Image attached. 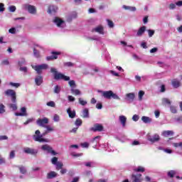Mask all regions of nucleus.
I'll return each mask as SVG.
<instances>
[{
  "label": "nucleus",
  "instance_id": "a18cd8bd",
  "mask_svg": "<svg viewBox=\"0 0 182 182\" xmlns=\"http://www.w3.org/2000/svg\"><path fill=\"white\" fill-rule=\"evenodd\" d=\"M135 171L137 173H144L145 169L143 166H138V168L135 169Z\"/></svg>",
  "mask_w": 182,
  "mask_h": 182
},
{
  "label": "nucleus",
  "instance_id": "2f4dec72",
  "mask_svg": "<svg viewBox=\"0 0 182 182\" xmlns=\"http://www.w3.org/2000/svg\"><path fill=\"white\" fill-rule=\"evenodd\" d=\"M9 107L10 109H12V110L15 111V110H18V106L16 105V102H13L11 104H9Z\"/></svg>",
  "mask_w": 182,
  "mask_h": 182
},
{
  "label": "nucleus",
  "instance_id": "f03ea898",
  "mask_svg": "<svg viewBox=\"0 0 182 182\" xmlns=\"http://www.w3.org/2000/svg\"><path fill=\"white\" fill-rule=\"evenodd\" d=\"M99 93H102V97H104L105 99H108L110 100V99H114L115 100H120V97L117 95V94L113 92L112 90H108V91H102L100 90L98 91Z\"/></svg>",
  "mask_w": 182,
  "mask_h": 182
},
{
  "label": "nucleus",
  "instance_id": "ddd939ff",
  "mask_svg": "<svg viewBox=\"0 0 182 182\" xmlns=\"http://www.w3.org/2000/svg\"><path fill=\"white\" fill-rule=\"evenodd\" d=\"M23 151L26 154H32L33 156L38 154V149H35L29 147L24 148Z\"/></svg>",
  "mask_w": 182,
  "mask_h": 182
},
{
  "label": "nucleus",
  "instance_id": "1a4fd4ad",
  "mask_svg": "<svg viewBox=\"0 0 182 182\" xmlns=\"http://www.w3.org/2000/svg\"><path fill=\"white\" fill-rule=\"evenodd\" d=\"M24 9H26V11H28L31 15H36V7H35V6L25 4Z\"/></svg>",
  "mask_w": 182,
  "mask_h": 182
},
{
  "label": "nucleus",
  "instance_id": "4be33fe9",
  "mask_svg": "<svg viewBox=\"0 0 182 182\" xmlns=\"http://www.w3.org/2000/svg\"><path fill=\"white\" fill-rule=\"evenodd\" d=\"M119 120L122 126V127H126V122H127V118L124 115H120L119 117Z\"/></svg>",
  "mask_w": 182,
  "mask_h": 182
},
{
  "label": "nucleus",
  "instance_id": "774afa93",
  "mask_svg": "<svg viewBox=\"0 0 182 182\" xmlns=\"http://www.w3.org/2000/svg\"><path fill=\"white\" fill-rule=\"evenodd\" d=\"M68 100H69V102H75V99L73 96L69 95L68 96Z\"/></svg>",
  "mask_w": 182,
  "mask_h": 182
},
{
  "label": "nucleus",
  "instance_id": "bb28decb",
  "mask_svg": "<svg viewBox=\"0 0 182 182\" xmlns=\"http://www.w3.org/2000/svg\"><path fill=\"white\" fill-rule=\"evenodd\" d=\"M17 167L19 169L21 174H26V173L28 172L26 167H25L24 166H18Z\"/></svg>",
  "mask_w": 182,
  "mask_h": 182
},
{
  "label": "nucleus",
  "instance_id": "338daca9",
  "mask_svg": "<svg viewBox=\"0 0 182 182\" xmlns=\"http://www.w3.org/2000/svg\"><path fill=\"white\" fill-rule=\"evenodd\" d=\"M10 159H15V151H11L9 154Z\"/></svg>",
  "mask_w": 182,
  "mask_h": 182
},
{
  "label": "nucleus",
  "instance_id": "69168bd1",
  "mask_svg": "<svg viewBox=\"0 0 182 182\" xmlns=\"http://www.w3.org/2000/svg\"><path fill=\"white\" fill-rule=\"evenodd\" d=\"M1 65H4V66H8V65H9V60H4L1 62Z\"/></svg>",
  "mask_w": 182,
  "mask_h": 182
},
{
  "label": "nucleus",
  "instance_id": "f257e3e1",
  "mask_svg": "<svg viewBox=\"0 0 182 182\" xmlns=\"http://www.w3.org/2000/svg\"><path fill=\"white\" fill-rule=\"evenodd\" d=\"M50 72L53 74L55 80H65L66 82L70 80V77L58 72V70H56V68H51Z\"/></svg>",
  "mask_w": 182,
  "mask_h": 182
},
{
  "label": "nucleus",
  "instance_id": "a19ab883",
  "mask_svg": "<svg viewBox=\"0 0 182 182\" xmlns=\"http://www.w3.org/2000/svg\"><path fill=\"white\" fill-rule=\"evenodd\" d=\"M6 110L5 109V105L4 104L0 103V113L1 114H3V113H5Z\"/></svg>",
  "mask_w": 182,
  "mask_h": 182
},
{
  "label": "nucleus",
  "instance_id": "c756f323",
  "mask_svg": "<svg viewBox=\"0 0 182 182\" xmlns=\"http://www.w3.org/2000/svg\"><path fill=\"white\" fill-rule=\"evenodd\" d=\"M141 120L143 122H144L145 124H147V123H151V118L149 117H146V116H143L141 117Z\"/></svg>",
  "mask_w": 182,
  "mask_h": 182
},
{
  "label": "nucleus",
  "instance_id": "6e6552de",
  "mask_svg": "<svg viewBox=\"0 0 182 182\" xmlns=\"http://www.w3.org/2000/svg\"><path fill=\"white\" fill-rule=\"evenodd\" d=\"M49 123V119L44 117L43 119H38L36 121V124H38V126H40V127H46Z\"/></svg>",
  "mask_w": 182,
  "mask_h": 182
},
{
  "label": "nucleus",
  "instance_id": "864d4df0",
  "mask_svg": "<svg viewBox=\"0 0 182 182\" xmlns=\"http://www.w3.org/2000/svg\"><path fill=\"white\" fill-rule=\"evenodd\" d=\"M148 32V35L149 38H151L153 36V35H154V30H151V29H149L147 30Z\"/></svg>",
  "mask_w": 182,
  "mask_h": 182
},
{
  "label": "nucleus",
  "instance_id": "f3484780",
  "mask_svg": "<svg viewBox=\"0 0 182 182\" xmlns=\"http://www.w3.org/2000/svg\"><path fill=\"white\" fill-rule=\"evenodd\" d=\"M51 55H52L46 57L47 60H55V59H58V56L60 55V53L53 51L51 52Z\"/></svg>",
  "mask_w": 182,
  "mask_h": 182
},
{
  "label": "nucleus",
  "instance_id": "39448f33",
  "mask_svg": "<svg viewBox=\"0 0 182 182\" xmlns=\"http://www.w3.org/2000/svg\"><path fill=\"white\" fill-rule=\"evenodd\" d=\"M4 94L11 98L12 103H16V92L15 90L9 89L4 92Z\"/></svg>",
  "mask_w": 182,
  "mask_h": 182
},
{
  "label": "nucleus",
  "instance_id": "c03bdc74",
  "mask_svg": "<svg viewBox=\"0 0 182 182\" xmlns=\"http://www.w3.org/2000/svg\"><path fill=\"white\" fill-rule=\"evenodd\" d=\"M82 119H80V118H77L75 120V126H77V127H79L80 126H82Z\"/></svg>",
  "mask_w": 182,
  "mask_h": 182
},
{
  "label": "nucleus",
  "instance_id": "7c9ffc66",
  "mask_svg": "<svg viewBox=\"0 0 182 182\" xmlns=\"http://www.w3.org/2000/svg\"><path fill=\"white\" fill-rule=\"evenodd\" d=\"M162 134L164 137H167L168 136H173V134H174V132L170 130L164 131Z\"/></svg>",
  "mask_w": 182,
  "mask_h": 182
},
{
  "label": "nucleus",
  "instance_id": "ea45409f",
  "mask_svg": "<svg viewBox=\"0 0 182 182\" xmlns=\"http://www.w3.org/2000/svg\"><path fill=\"white\" fill-rule=\"evenodd\" d=\"M54 93L59 95L60 93V86L59 85H55L54 87Z\"/></svg>",
  "mask_w": 182,
  "mask_h": 182
},
{
  "label": "nucleus",
  "instance_id": "f8f14e48",
  "mask_svg": "<svg viewBox=\"0 0 182 182\" xmlns=\"http://www.w3.org/2000/svg\"><path fill=\"white\" fill-rule=\"evenodd\" d=\"M134 99H136V94H134V92H129L125 95V100H127V102H134Z\"/></svg>",
  "mask_w": 182,
  "mask_h": 182
},
{
  "label": "nucleus",
  "instance_id": "4c0bfd02",
  "mask_svg": "<svg viewBox=\"0 0 182 182\" xmlns=\"http://www.w3.org/2000/svg\"><path fill=\"white\" fill-rule=\"evenodd\" d=\"M45 129H46V133H50V132H55V129L49 125H47Z\"/></svg>",
  "mask_w": 182,
  "mask_h": 182
},
{
  "label": "nucleus",
  "instance_id": "37998d69",
  "mask_svg": "<svg viewBox=\"0 0 182 182\" xmlns=\"http://www.w3.org/2000/svg\"><path fill=\"white\" fill-rule=\"evenodd\" d=\"M78 102L81 106H86V105H87V101H85L82 98H79Z\"/></svg>",
  "mask_w": 182,
  "mask_h": 182
},
{
  "label": "nucleus",
  "instance_id": "0e129e2a",
  "mask_svg": "<svg viewBox=\"0 0 182 182\" xmlns=\"http://www.w3.org/2000/svg\"><path fill=\"white\" fill-rule=\"evenodd\" d=\"M32 122H33V118H30L28 119H27V121L26 122L23 123L24 126H26V124H29V123H32Z\"/></svg>",
  "mask_w": 182,
  "mask_h": 182
},
{
  "label": "nucleus",
  "instance_id": "5fc2aeb1",
  "mask_svg": "<svg viewBox=\"0 0 182 182\" xmlns=\"http://www.w3.org/2000/svg\"><path fill=\"white\" fill-rule=\"evenodd\" d=\"M9 33H11L12 35H15L16 33V28L15 27H13L9 30Z\"/></svg>",
  "mask_w": 182,
  "mask_h": 182
},
{
  "label": "nucleus",
  "instance_id": "412c9836",
  "mask_svg": "<svg viewBox=\"0 0 182 182\" xmlns=\"http://www.w3.org/2000/svg\"><path fill=\"white\" fill-rule=\"evenodd\" d=\"M122 9H124L125 11H130L131 12H136L137 11V9L136 8V6H127V5H123Z\"/></svg>",
  "mask_w": 182,
  "mask_h": 182
},
{
  "label": "nucleus",
  "instance_id": "e433bc0d",
  "mask_svg": "<svg viewBox=\"0 0 182 182\" xmlns=\"http://www.w3.org/2000/svg\"><path fill=\"white\" fill-rule=\"evenodd\" d=\"M175 174H176V171L171 170L168 172L167 176H168V177H170L171 178H173V177H174Z\"/></svg>",
  "mask_w": 182,
  "mask_h": 182
},
{
  "label": "nucleus",
  "instance_id": "20e7f679",
  "mask_svg": "<svg viewBox=\"0 0 182 182\" xmlns=\"http://www.w3.org/2000/svg\"><path fill=\"white\" fill-rule=\"evenodd\" d=\"M31 67L36 70L38 75H41L42 70H46V69L49 68V65H48V64H42L38 65H31Z\"/></svg>",
  "mask_w": 182,
  "mask_h": 182
},
{
  "label": "nucleus",
  "instance_id": "2eb2a0df",
  "mask_svg": "<svg viewBox=\"0 0 182 182\" xmlns=\"http://www.w3.org/2000/svg\"><path fill=\"white\" fill-rule=\"evenodd\" d=\"M92 32H97V33H100V35H105V28L102 26H98L92 28Z\"/></svg>",
  "mask_w": 182,
  "mask_h": 182
},
{
  "label": "nucleus",
  "instance_id": "0eeeda50",
  "mask_svg": "<svg viewBox=\"0 0 182 182\" xmlns=\"http://www.w3.org/2000/svg\"><path fill=\"white\" fill-rule=\"evenodd\" d=\"M41 150H43V151H47V153H50V154H52V156H56V154H58V153L53 151V149L48 144L43 145L41 146Z\"/></svg>",
  "mask_w": 182,
  "mask_h": 182
},
{
  "label": "nucleus",
  "instance_id": "de8ad7c7",
  "mask_svg": "<svg viewBox=\"0 0 182 182\" xmlns=\"http://www.w3.org/2000/svg\"><path fill=\"white\" fill-rule=\"evenodd\" d=\"M55 166L56 170H60L63 167V164L62 162L58 161Z\"/></svg>",
  "mask_w": 182,
  "mask_h": 182
},
{
  "label": "nucleus",
  "instance_id": "5701e85b",
  "mask_svg": "<svg viewBox=\"0 0 182 182\" xmlns=\"http://www.w3.org/2000/svg\"><path fill=\"white\" fill-rule=\"evenodd\" d=\"M67 113L70 119H75L76 117V111L73 110L70 108L67 109Z\"/></svg>",
  "mask_w": 182,
  "mask_h": 182
},
{
  "label": "nucleus",
  "instance_id": "4468645a",
  "mask_svg": "<svg viewBox=\"0 0 182 182\" xmlns=\"http://www.w3.org/2000/svg\"><path fill=\"white\" fill-rule=\"evenodd\" d=\"M132 182H142L143 179L141 178V173H136L132 175Z\"/></svg>",
  "mask_w": 182,
  "mask_h": 182
},
{
  "label": "nucleus",
  "instance_id": "aec40b11",
  "mask_svg": "<svg viewBox=\"0 0 182 182\" xmlns=\"http://www.w3.org/2000/svg\"><path fill=\"white\" fill-rule=\"evenodd\" d=\"M35 83L36 86H41L43 83V77L42 75H37L35 77Z\"/></svg>",
  "mask_w": 182,
  "mask_h": 182
},
{
  "label": "nucleus",
  "instance_id": "9b49d317",
  "mask_svg": "<svg viewBox=\"0 0 182 182\" xmlns=\"http://www.w3.org/2000/svg\"><path fill=\"white\" fill-rule=\"evenodd\" d=\"M147 140L151 141V143H156V141H159L160 140V136H159L157 134L153 136L149 135L147 136Z\"/></svg>",
  "mask_w": 182,
  "mask_h": 182
},
{
  "label": "nucleus",
  "instance_id": "cd10ccee",
  "mask_svg": "<svg viewBox=\"0 0 182 182\" xmlns=\"http://www.w3.org/2000/svg\"><path fill=\"white\" fill-rule=\"evenodd\" d=\"M82 117L83 119H89V109L85 108L82 110Z\"/></svg>",
  "mask_w": 182,
  "mask_h": 182
},
{
  "label": "nucleus",
  "instance_id": "8fccbe9b",
  "mask_svg": "<svg viewBox=\"0 0 182 182\" xmlns=\"http://www.w3.org/2000/svg\"><path fill=\"white\" fill-rule=\"evenodd\" d=\"M170 110L171 113H173V114H176V113H177V108L175 106L171 105L170 107Z\"/></svg>",
  "mask_w": 182,
  "mask_h": 182
},
{
  "label": "nucleus",
  "instance_id": "c85d7f7f",
  "mask_svg": "<svg viewBox=\"0 0 182 182\" xmlns=\"http://www.w3.org/2000/svg\"><path fill=\"white\" fill-rule=\"evenodd\" d=\"M70 92L73 95H75V96H79V95H82V92H80V90H79L77 89L71 88Z\"/></svg>",
  "mask_w": 182,
  "mask_h": 182
},
{
  "label": "nucleus",
  "instance_id": "49530a36",
  "mask_svg": "<svg viewBox=\"0 0 182 182\" xmlns=\"http://www.w3.org/2000/svg\"><path fill=\"white\" fill-rule=\"evenodd\" d=\"M64 66L67 68H73V66H75V63L72 62L64 63Z\"/></svg>",
  "mask_w": 182,
  "mask_h": 182
},
{
  "label": "nucleus",
  "instance_id": "b1692460",
  "mask_svg": "<svg viewBox=\"0 0 182 182\" xmlns=\"http://www.w3.org/2000/svg\"><path fill=\"white\" fill-rule=\"evenodd\" d=\"M58 11V6L52 5L48 7V12L51 15L53 14H55V12Z\"/></svg>",
  "mask_w": 182,
  "mask_h": 182
},
{
  "label": "nucleus",
  "instance_id": "6e6d98bb",
  "mask_svg": "<svg viewBox=\"0 0 182 182\" xmlns=\"http://www.w3.org/2000/svg\"><path fill=\"white\" fill-rule=\"evenodd\" d=\"M9 12H15V11H16V6H9Z\"/></svg>",
  "mask_w": 182,
  "mask_h": 182
},
{
  "label": "nucleus",
  "instance_id": "58836bf2",
  "mask_svg": "<svg viewBox=\"0 0 182 182\" xmlns=\"http://www.w3.org/2000/svg\"><path fill=\"white\" fill-rule=\"evenodd\" d=\"M143 96H144V91L140 90L138 93L139 100H143Z\"/></svg>",
  "mask_w": 182,
  "mask_h": 182
},
{
  "label": "nucleus",
  "instance_id": "680f3d73",
  "mask_svg": "<svg viewBox=\"0 0 182 182\" xmlns=\"http://www.w3.org/2000/svg\"><path fill=\"white\" fill-rule=\"evenodd\" d=\"M2 140H8V136L0 135V141H2Z\"/></svg>",
  "mask_w": 182,
  "mask_h": 182
},
{
  "label": "nucleus",
  "instance_id": "9d476101",
  "mask_svg": "<svg viewBox=\"0 0 182 182\" xmlns=\"http://www.w3.org/2000/svg\"><path fill=\"white\" fill-rule=\"evenodd\" d=\"M105 128L103 127V125L100 124H95L90 129V132H103V129Z\"/></svg>",
  "mask_w": 182,
  "mask_h": 182
},
{
  "label": "nucleus",
  "instance_id": "a211bd4d",
  "mask_svg": "<svg viewBox=\"0 0 182 182\" xmlns=\"http://www.w3.org/2000/svg\"><path fill=\"white\" fill-rule=\"evenodd\" d=\"M171 83L173 86V87H174V89H178V87H180V86H181V82H180V80H178V79H173L171 81Z\"/></svg>",
  "mask_w": 182,
  "mask_h": 182
},
{
  "label": "nucleus",
  "instance_id": "dca6fc26",
  "mask_svg": "<svg viewBox=\"0 0 182 182\" xmlns=\"http://www.w3.org/2000/svg\"><path fill=\"white\" fill-rule=\"evenodd\" d=\"M76 18H77V13L73 11L67 16L66 21L67 22H72V21H73V19H76Z\"/></svg>",
  "mask_w": 182,
  "mask_h": 182
},
{
  "label": "nucleus",
  "instance_id": "a878e982",
  "mask_svg": "<svg viewBox=\"0 0 182 182\" xmlns=\"http://www.w3.org/2000/svg\"><path fill=\"white\" fill-rule=\"evenodd\" d=\"M58 176V173H56V172L55 171H50V173H48L47 174V178L48 180H50L52 178H55V177H56Z\"/></svg>",
  "mask_w": 182,
  "mask_h": 182
},
{
  "label": "nucleus",
  "instance_id": "7ed1b4c3",
  "mask_svg": "<svg viewBox=\"0 0 182 182\" xmlns=\"http://www.w3.org/2000/svg\"><path fill=\"white\" fill-rule=\"evenodd\" d=\"M33 140H34V141H38V143H49L50 141L48 139L43 138V135L41 134L39 129L35 132V134L33 135Z\"/></svg>",
  "mask_w": 182,
  "mask_h": 182
},
{
  "label": "nucleus",
  "instance_id": "09e8293b",
  "mask_svg": "<svg viewBox=\"0 0 182 182\" xmlns=\"http://www.w3.org/2000/svg\"><path fill=\"white\" fill-rule=\"evenodd\" d=\"M46 105L49 107H55L56 106V104L55 103V102L53 101H50L46 103Z\"/></svg>",
  "mask_w": 182,
  "mask_h": 182
},
{
  "label": "nucleus",
  "instance_id": "603ef678",
  "mask_svg": "<svg viewBox=\"0 0 182 182\" xmlns=\"http://www.w3.org/2000/svg\"><path fill=\"white\" fill-rule=\"evenodd\" d=\"M53 122H58L60 121V117H59V115L58 114H54L53 116Z\"/></svg>",
  "mask_w": 182,
  "mask_h": 182
},
{
  "label": "nucleus",
  "instance_id": "79ce46f5",
  "mask_svg": "<svg viewBox=\"0 0 182 182\" xmlns=\"http://www.w3.org/2000/svg\"><path fill=\"white\" fill-rule=\"evenodd\" d=\"M162 103L164 105H171V101H170V100H168V98H163Z\"/></svg>",
  "mask_w": 182,
  "mask_h": 182
},
{
  "label": "nucleus",
  "instance_id": "4d7b16f0",
  "mask_svg": "<svg viewBox=\"0 0 182 182\" xmlns=\"http://www.w3.org/2000/svg\"><path fill=\"white\" fill-rule=\"evenodd\" d=\"M59 161H58V158L57 157H53L51 159V163L52 164H53L54 166H55Z\"/></svg>",
  "mask_w": 182,
  "mask_h": 182
},
{
  "label": "nucleus",
  "instance_id": "3c124183",
  "mask_svg": "<svg viewBox=\"0 0 182 182\" xmlns=\"http://www.w3.org/2000/svg\"><path fill=\"white\" fill-rule=\"evenodd\" d=\"M107 22L109 28H114V23H113L111 20L107 19Z\"/></svg>",
  "mask_w": 182,
  "mask_h": 182
},
{
  "label": "nucleus",
  "instance_id": "393cba45",
  "mask_svg": "<svg viewBox=\"0 0 182 182\" xmlns=\"http://www.w3.org/2000/svg\"><path fill=\"white\" fill-rule=\"evenodd\" d=\"M144 32H146V26H143L142 27L139 28L136 33V36H143Z\"/></svg>",
  "mask_w": 182,
  "mask_h": 182
},
{
  "label": "nucleus",
  "instance_id": "c9c22d12",
  "mask_svg": "<svg viewBox=\"0 0 182 182\" xmlns=\"http://www.w3.org/2000/svg\"><path fill=\"white\" fill-rule=\"evenodd\" d=\"M18 66H20V68H21V67L26 65V61L25 60L24 58H21V60H18Z\"/></svg>",
  "mask_w": 182,
  "mask_h": 182
},
{
  "label": "nucleus",
  "instance_id": "6ab92c4d",
  "mask_svg": "<svg viewBox=\"0 0 182 182\" xmlns=\"http://www.w3.org/2000/svg\"><path fill=\"white\" fill-rule=\"evenodd\" d=\"M15 116H21V117L28 116V113L26 112V107H22L21 108V112H16Z\"/></svg>",
  "mask_w": 182,
  "mask_h": 182
},
{
  "label": "nucleus",
  "instance_id": "423d86ee",
  "mask_svg": "<svg viewBox=\"0 0 182 182\" xmlns=\"http://www.w3.org/2000/svg\"><path fill=\"white\" fill-rule=\"evenodd\" d=\"M53 22L56 24L58 28H66V23L59 17H55L53 20Z\"/></svg>",
  "mask_w": 182,
  "mask_h": 182
},
{
  "label": "nucleus",
  "instance_id": "bf43d9fd",
  "mask_svg": "<svg viewBox=\"0 0 182 182\" xmlns=\"http://www.w3.org/2000/svg\"><path fill=\"white\" fill-rule=\"evenodd\" d=\"M140 119V117H139V115L137 114H134L133 117H132V120L134 122H139V119Z\"/></svg>",
  "mask_w": 182,
  "mask_h": 182
},
{
  "label": "nucleus",
  "instance_id": "f704fd0d",
  "mask_svg": "<svg viewBox=\"0 0 182 182\" xmlns=\"http://www.w3.org/2000/svg\"><path fill=\"white\" fill-rule=\"evenodd\" d=\"M20 72H23L25 75L28 74V67L21 66L19 68Z\"/></svg>",
  "mask_w": 182,
  "mask_h": 182
},
{
  "label": "nucleus",
  "instance_id": "72a5a7b5",
  "mask_svg": "<svg viewBox=\"0 0 182 182\" xmlns=\"http://www.w3.org/2000/svg\"><path fill=\"white\" fill-rule=\"evenodd\" d=\"M9 86H11L12 87H16V89H18V87H21V83H18V82H10L9 83Z\"/></svg>",
  "mask_w": 182,
  "mask_h": 182
},
{
  "label": "nucleus",
  "instance_id": "e2e57ef3",
  "mask_svg": "<svg viewBox=\"0 0 182 182\" xmlns=\"http://www.w3.org/2000/svg\"><path fill=\"white\" fill-rule=\"evenodd\" d=\"M161 89H160V92L161 93H164V92H166V85H161Z\"/></svg>",
  "mask_w": 182,
  "mask_h": 182
},
{
  "label": "nucleus",
  "instance_id": "13d9d810",
  "mask_svg": "<svg viewBox=\"0 0 182 182\" xmlns=\"http://www.w3.org/2000/svg\"><path fill=\"white\" fill-rule=\"evenodd\" d=\"M33 55L36 56V58H39V51L36 50V48H33Z\"/></svg>",
  "mask_w": 182,
  "mask_h": 182
},
{
  "label": "nucleus",
  "instance_id": "052dcab7",
  "mask_svg": "<svg viewBox=\"0 0 182 182\" xmlns=\"http://www.w3.org/2000/svg\"><path fill=\"white\" fill-rule=\"evenodd\" d=\"M5 11V4L4 3H0V12Z\"/></svg>",
  "mask_w": 182,
  "mask_h": 182
},
{
  "label": "nucleus",
  "instance_id": "473e14b6",
  "mask_svg": "<svg viewBox=\"0 0 182 182\" xmlns=\"http://www.w3.org/2000/svg\"><path fill=\"white\" fill-rule=\"evenodd\" d=\"M68 85L71 87V89H75V87H76V82L73 80H69Z\"/></svg>",
  "mask_w": 182,
  "mask_h": 182
}]
</instances>
